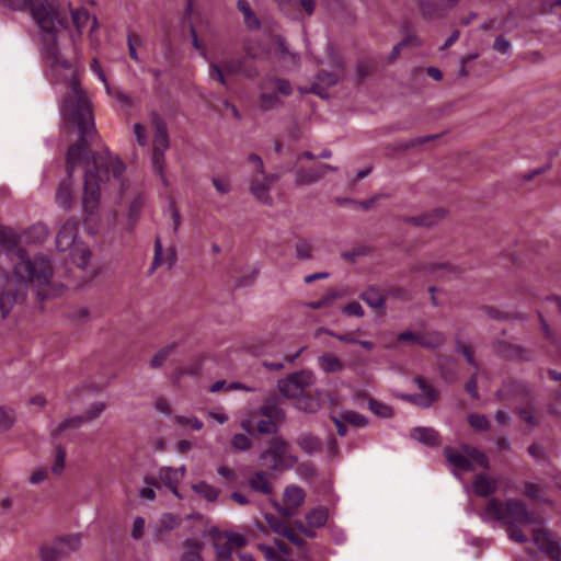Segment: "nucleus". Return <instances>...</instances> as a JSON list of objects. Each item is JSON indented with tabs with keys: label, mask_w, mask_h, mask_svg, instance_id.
Returning <instances> with one entry per match:
<instances>
[{
	"label": "nucleus",
	"mask_w": 561,
	"mask_h": 561,
	"mask_svg": "<svg viewBox=\"0 0 561 561\" xmlns=\"http://www.w3.org/2000/svg\"><path fill=\"white\" fill-rule=\"evenodd\" d=\"M102 172V175H96L90 167L85 168L82 198L85 220L93 218L99 213L101 203L100 185L107 180V170L104 169Z\"/></svg>",
	"instance_id": "nucleus-5"
},
{
	"label": "nucleus",
	"mask_w": 561,
	"mask_h": 561,
	"mask_svg": "<svg viewBox=\"0 0 561 561\" xmlns=\"http://www.w3.org/2000/svg\"><path fill=\"white\" fill-rule=\"evenodd\" d=\"M176 348V343H172L161 348L150 360V366L154 369L160 368L164 360L170 356Z\"/></svg>",
	"instance_id": "nucleus-53"
},
{
	"label": "nucleus",
	"mask_w": 561,
	"mask_h": 561,
	"mask_svg": "<svg viewBox=\"0 0 561 561\" xmlns=\"http://www.w3.org/2000/svg\"><path fill=\"white\" fill-rule=\"evenodd\" d=\"M279 424L271 419L260 420L256 424V431L261 435H271L278 432Z\"/></svg>",
	"instance_id": "nucleus-62"
},
{
	"label": "nucleus",
	"mask_w": 561,
	"mask_h": 561,
	"mask_svg": "<svg viewBox=\"0 0 561 561\" xmlns=\"http://www.w3.org/2000/svg\"><path fill=\"white\" fill-rule=\"evenodd\" d=\"M444 455L450 465L453 471L456 473L457 471H473L474 466L471 463L470 459L466 456V454L458 453L450 447H446L444 449Z\"/></svg>",
	"instance_id": "nucleus-23"
},
{
	"label": "nucleus",
	"mask_w": 561,
	"mask_h": 561,
	"mask_svg": "<svg viewBox=\"0 0 561 561\" xmlns=\"http://www.w3.org/2000/svg\"><path fill=\"white\" fill-rule=\"evenodd\" d=\"M275 84L277 92L284 96H289L293 93V87L289 80L277 77H266L265 80L259 84L260 90L266 88V83Z\"/></svg>",
	"instance_id": "nucleus-38"
},
{
	"label": "nucleus",
	"mask_w": 561,
	"mask_h": 561,
	"mask_svg": "<svg viewBox=\"0 0 561 561\" xmlns=\"http://www.w3.org/2000/svg\"><path fill=\"white\" fill-rule=\"evenodd\" d=\"M289 377L300 388L302 392L306 388L310 387L314 382L313 374L307 370L294 373L289 375Z\"/></svg>",
	"instance_id": "nucleus-52"
},
{
	"label": "nucleus",
	"mask_w": 561,
	"mask_h": 561,
	"mask_svg": "<svg viewBox=\"0 0 561 561\" xmlns=\"http://www.w3.org/2000/svg\"><path fill=\"white\" fill-rule=\"evenodd\" d=\"M277 389L282 396L285 398H291L297 399L300 394L304 392L300 390V388L291 380V378L288 376L285 379H280L277 382Z\"/></svg>",
	"instance_id": "nucleus-39"
},
{
	"label": "nucleus",
	"mask_w": 561,
	"mask_h": 561,
	"mask_svg": "<svg viewBox=\"0 0 561 561\" xmlns=\"http://www.w3.org/2000/svg\"><path fill=\"white\" fill-rule=\"evenodd\" d=\"M169 146L170 141L165 124L161 121H157L152 150L167 151Z\"/></svg>",
	"instance_id": "nucleus-35"
},
{
	"label": "nucleus",
	"mask_w": 561,
	"mask_h": 561,
	"mask_svg": "<svg viewBox=\"0 0 561 561\" xmlns=\"http://www.w3.org/2000/svg\"><path fill=\"white\" fill-rule=\"evenodd\" d=\"M76 100L62 99L59 102L61 117L77 126L79 138L72 144L66 153L67 179L62 180L56 192V202L65 210H69L73 204L72 176L79 165H83L88 154V147L98 137L94 123L92 103L90 98L76 94Z\"/></svg>",
	"instance_id": "nucleus-2"
},
{
	"label": "nucleus",
	"mask_w": 561,
	"mask_h": 561,
	"mask_svg": "<svg viewBox=\"0 0 561 561\" xmlns=\"http://www.w3.org/2000/svg\"><path fill=\"white\" fill-rule=\"evenodd\" d=\"M66 450L61 445L56 446V454L54 463L51 466V472L60 474L65 468Z\"/></svg>",
	"instance_id": "nucleus-63"
},
{
	"label": "nucleus",
	"mask_w": 561,
	"mask_h": 561,
	"mask_svg": "<svg viewBox=\"0 0 561 561\" xmlns=\"http://www.w3.org/2000/svg\"><path fill=\"white\" fill-rule=\"evenodd\" d=\"M18 285L9 275H0V313L2 319H7L18 305L25 301L26 293Z\"/></svg>",
	"instance_id": "nucleus-6"
},
{
	"label": "nucleus",
	"mask_w": 561,
	"mask_h": 561,
	"mask_svg": "<svg viewBox=\"0 0 561 561\" xmlns=\"http://www.w3.org/2000/svg\"><path fill=\"white\" fill-rule=\"evenodd\" d=\"M296 259L300 261L311 260L313 257V245L312 243L304 238H300L295 243Z\"/></svg>",
	"instance_id": "nucleus-47"
},
{
	"label": "nucleus",
	"mask_w": 561,
	"mask_h": 561,
	"mask_svg": "<svg viewBox=\"0 0 561 561\" xmlns=\"http://www.w3.org/2000/svg\"><path fill=\"white\" fill-rule=\"evenodd\" d=\"M222 67L228 75H242L248 79H254L260 73L255 65H248L245 57L227 58L222 60Z\"/></svg>",
	"instance_id": "nucleus-19"
},
{
	"label": "nucleus",
	"mask_w": 561,
	"mask_h": 561,
	"mask_svg": "<svg viewBox=\"0 0 561 561\" xmlns=\"http://www.w3.org/2000/svg\"><path fill=\"white\" fill-rule=\"evenodd\" d=\"M340 297L339 293L335 291V290H329L324 296H322L319 300L317 301H311L308 304V307L311 308V309H321V308H324V307H329L333 304V301L335 299H337Z\"/></svg>",
	"instance_id": "nucleus-60"
},
{
	"label": "nucleus",
	"mask_w": 561,
	"mask_h": 561,
	"mask_svg": "<svg viewBox=\"0 0 561 561\" xmlns=\"http://www.w3.org/2000/svg\"><path fill=\"white\" fill-rule=\"evenodd\" d=\"M72 23L78 32L81 35L84 27L90 23L91 16L87 9H76L71 11Z\"/></svg>",
	"instance_id": "nucleus-44"
},
{
	"label": "nucleus",
	"mask_w": 561,
	"mask_h": 561,
	"mask_svg": "<svg viewBox=\"0 0 561 561\" xmlns=\"http://www.w3.org/2000/svg\"><path fill=\"white\" fill-rule=\"evenodd\" d=\"M341 419L355 427H365L369 423L368 417L364 414L351 410L342 412Z\"/></svg>",
	"instance_id": "nucleus-49"
},
{
	"label": "nucleus",
	"mask_w": 561,
	"mask_h": 561,
	"mask_svg": "<svg viewBox=\"0 0 561 561\" xmlns=\"http://www.w3.org/2000/svg\"><path fill=\"white\" fill-rule=\"evenodd\" d=\"M204 543L197 539L188 538L184 541V551L182 553V561H204L202 550Z\"/></svg>",
	"instance_id": "nucleus-28"
},
{
	"label": "nucleus",
	"mask_w": 561,
	"mask_h": 561,
	"mask_svg": "<svg viewBox=\"0 0 561 561\" xmlns=\"http://www.w3.org/2000/svg\"><path fill=\"white\" fill-rule=\"evenodd\" d=\"M298 446L308 455H313L322 450V442L312 434H302L297 438Z\"/></svg>",
	"instance_id": "nucleus-33"
},
{
	"label": "nucleus",
	"mask_w": 561,
	"mask_h": 561,
	"mask_svg": "<svg viewBox=\"0 0 561 561\" xmlns=\"http://www.w3.org/2000/svg\"><path fill=\"white\" fill-rule=\"evenodd\" d=\"M264 518L271 529L282 537H285V534L291 528L288 522L280 519L279 517L272 514H265Z\"/></svg>",
	"instance_id": "nucleus-45"
},
{
	"label": "nucleus",
	"mask_w": 561,
	"mask_h": 561,
	"mask_svg": "<svg viewBox=\"0 0 561 561\" xmlns=\"http://www.w3.org/2000/svg\"><path fill=\"white\" fill-rule=\"evenodd\" d=\"M359 298L373 309H385V297L377 286H369L359 295Z\"/></svg>",
	"instance_id": "nucleus-32"
},
{
	"label": "nucleus",
	"mask_w": 561,
	"mask_h": 561,
	"mask_svg": "<svg viewBox=\"0 0 561 561\" xmlns=\"http://www.w3.org/2000/svg\"><path fill=\"white\" fill-rule=\"evenodd\" d=\"M15 411L12 408L0 405V432L10 431L15 424Z\"/></svg>",
	"instance_id": "nucleus-46"
},
{
	"label": "nucleus",
	"mask_w": 561,
	"mask_h": 561,
	"mask_svg": "<svg viewBox=\"0 0 561 561\" xmlns=\"http://www.w3.org/2000/svg\"><path fill=\"white\" fill-rule=\"evenodd\" d=\"M505 515L511 517L510 522L530 525L537 523L535 515L528 511L525 503L516 499H508L505 502Z\"/></svg>",
	"instance_id": "nucleus-14"
},
{
	"label": "nucleus",
	"mask_w": 561,
	"mask_h": 561,
	"mask_svg": "<svg viewBox=\"0 0 561 561\" xmlns=\"http://www.w3.org/2000/svg\"><path fill=\"white\" fill-rule=\"evenodd\" d=\"M410 437L427 447H436L440 444L439 433L433 427H414L410 432Z\"/></svg>",
	"instance_id": "nucleus-21"
},
{
	"label": "nucleus",
	"mask_w": 561,
	"mask_h": 561,
	"mask_svg": "<svg viewBox=\"0 0 561 561\" xmlns=\"http://www.w3.org/2000/svg\"><path fill=\"white\" fill-rule=\"evenodd\" d=\"M492 350L497 357L506 360L530 362L534 358L529 348L503 340L493 341Z\"/></svg>",
	"instance_id": "nucleus-8"
},
{
	"label": "nucleus",
	"mask_w": 561,
	"mask_h": 561,
	"mask_svg": "<svg viewBox=\"0 0 561 561\" xmlns=\"http://www.w3.org/2000/svg\"><path fill=\"white\" fill-rule=\"evenodd\" d=\"M506 530L511 540L518 543H525L527 537L523 534L522 529L514 522H506Z\"/></svg>",
	"instance_id": "nucleus-64"
},
{
	"label": "nucleus",
	"mask_w": 561,
	"mask_h": 561,
	"mask_svg": "<svg viewBox=\"0 0 561 561\" xmlns=\"http://www.w3.org/2000/svg\"><path fill=\"white\" fill-rule=\"evenodd\" d=\"M145 204V198L141 194L135 196L129 206L128 220L130 225H135L140 214V210Z\"/></svg>",
	"instance_id": "nucleus-59"
},
{
	"label": "nucleus",
	"mask_w": 561,
	"mask_h": 561,
	"mask_svg": "<svg viewBox=\"0 0 561 561\" xmlns=\"http://www.w3.org/2000/svg\"><path fill=\"white\" fill-rule=\"evenodd\" d=\"M193 489L208 502H215L219 495V491L206 482H199Z\"/></svg>",
	"instance_id": "nucleus-56"
},
{
	"label": "nucleus",
	"mask_w": 561,
	"mask_h": 561,
	"mask_svg": "<svg viewBox=\"0 0 561 561\" xmlns=\"http://www.w3.org/2000/svg\"><path fill=\"white\" fill-rule=\"evenodd\" d=\"M32 18L41 28L43 45L41 55L47 78L54 82H65L69 92L64 99L76 100V94L89 98L81 87L75 66L64 58L57 43V32L67 27V16L59 11L58 0H30L28 8Z\"/></svg>",
	"instance_id": "nucleus-1"
},
{
	"label": "nucleus",
	"mask_w": 561,
	"mask_h": 561,
	"mask_svg": "<svg viewBox=\"0 0 561 561\" xmlns=\"http://www.w3.org/2000/svg\"><path fill=\"white\" fill-rule=\"evenodd\" d=\"M318 362L324 373H339L344 368L342 360L331 353L321 355Z\"/></svg>",
	"instance_id": "nucleus-36"
},
{
	"label": "nucleus",
	"mask_w": 561,
	"mask_h": 561,
	"mask_svg": "<svg viewBox=\"0 0 561 561\" xmlns=\"http://www.w3.org/2000/svg\"><path fill=\"white\" fill-rule=\"evenodd\" d=\"M79 222L75 218L68 219L56 236V247L59 251L71 250L76 243Z\"/></svg>",
	"instance_id": "nucleus-16"
},
{
	"label": "nucleus",
	"mask_w": 561,
	"mask_h": 561,
	"mask_svg": "<svg viewBox=\"0 0 561 561\" xmlns=\"http://www.w3.org/2000/svg\"><path fill=\"white\" fill-rule=\"evenodd\" d=\"M65 549L59 547L57 541L51 547H43L41 550L42 561H58L64 558Z\"/></svg>",
	"instance_id": "nucleus-51"
},
{
	"label": "nucleus",
	"mask_w": 561,
	"mask_h": 561,
	"mask_svg": "<svg viewBox=\"0 0 561 561\" xmlns=\"http://www.w3.org/2000/svg\"><path fill=\"white\" fill-rule=\"evenodd\" d=\"M306 493L302 488L298 485H289L284 491V505L277 502L273 503L275 510L283 516H294L299 507L305 503Z\"/></svg>",
	"instance_id": "nucleus-9"
},
{
	"label": "nucleus",
	"mask_w": 561,
	"mask_h": 561,
	"mask_svg": "<svg viewBox=\"0 0 561 561\" xmlns=\"http://www.w3.org/2000/svg\"><path fill=\"white\" fill-rule=\"evenodd\" d=\"M253 415L271 419L278 424L282 423L286 416L280 407L279 398L276 394L265 398L259 409L254 411Z\"/></svg>",
	"instance_id": "nucleus-18"
},
{
	"label": "nucleus",
	"mask_w": 561,
	"mask_h": 561,
	"mask_svg": "<svg viewBox=\"0 0 561 561\" xmlns=\"http://www.w3.org/2000/svg\"><path fill=\"white\" fill-rule=\"evenodd\" d=\"M83 165H85V168L90 167L96 175H102V170L106 169L107 176L112 173L113 176L117 179L121 178L125 171V164L119 158L113 157L108 150L95 152L88 149Z\"/></svg>",
	"instance_id": "nucleus-7"
},
{
	"label": "nucleus",
	"mask_w": 561,
	"mask_h": 561,
	"mask_svg": "<svg viewBox=\"0 0 561 561\" xmlns=\"http://www.w3.org/2000/svg\"><path fill=\"white\" fill-rule=\"evenodd\" d=\"M446 342V335L437 330L420 332L419 345L427 350H436L444 345Z\"/></svg>",
	"instance_id": "nucleus-25"
},
{
	"label": "nucleus",
	"mask_w": 561,
	"mask_h": 561,
	"mask_svg": "<svg viewBox=\"0 0 561 561\" xmlns=\"http://www.w3.org/2000/svg\"><path fill=\"white\" fill-rule=\"evenodd\" d=\"M533 541L541 552L547 553L552 561H561V547L553 539L551 531L545 528L533 530Z\"/></svg>",
	"instance_id": "nucleus-12"
},
{
	"label": "nucleus",
	"mask_w": 561,
	"mask_h": 561,
	"mask_svg": "<svg viewBox=\"0 0 561 561\" xmlns=\"http://www.w3.org/2000/svg\"><path fill=\"white\" fill-rule=\"evenodd\" d=\"M11 262L12 279L19 285H32L36 288H43L50 283L54 268L47 256L38 254L31 257L25 249H16L13 252Z\"/></svg>",
	"instance_id": "nucleus-3"
},
{
	"label": "nucleus",
	"mask_w": 561,
	"mask_h": 561,
	"mask_svg": "<svg viewBox=\"0 0 561 561\" xmlns=\"http://www.w3.org/2000/svg\"><path fill=\"white\" fill-rule=\"evenodd\" d=\"M238 9L240 12H242L244 18V23L251 30H259L261 27L260 20L255 16V14L252 12L250 7L247 2L239 0L238 1Z\"/></svg>",
	"instance_id": "nucleus-48"
},
{
	"label": "nucleus",
	"mask_w": 561,
	"mask_h": 561,
	"mask_svg": "<svg viewBox=\"0 0 561 561\" xmlns=\"http://www.w3.org/2000/svg\"><path fill=\"white\" fill-rule=\"evenodd\" d=\"M259 105L262 111H272L283 106V101L276 92H262L259 96Z\"/></svg>",
	"instance_id": "nucleus-41"
},
{
	"label": "nucleus",
	"mask_w": 561,
	"mask_h": 561,
	"mask_svg": "<svg viewBox=\"0 0 561 561\" xmlns=\"http://www.w3.org/2000/svg\"><path fill=\"white\" fill-rule=\"evenodd\" d=\"M328 171L335 172L337 171V168L327 163H322L311 169H299L296 171L295 174V184L296 186L310 185L324 178Z\"/></svg>",
	"instance_id": "nucleus-15"
},
{
	"label": "nucleus",
	"mask_w": 561,
	"mask_h": 561,
	"mask_svg": "<svg viewBox=\"0 0 561 561\" xmlns=\"http://www.w3.org/2000/svg\"><path fill=\"white\" fill-rule=\"evenodd\" d=\"M306 524L310 527L322 528L329 519V511L324 506L311 508L306 513Z\"/></svg>",
	"instance_id": "nucleus-31"
},
{
	"label": "nucleus",
	"mask_w": 561,
	"mask_h": 561,
	"mask_svg": "<svg viewBox=\"0 0 561 561\" xmlns=\"http://www.w3.org/2000/svg\"><path fill=\"white\" fill-rule=\"evenodd\" d=\"M414 382L417 385L422 392L416 394H404L402 398L423 409L432 407V404L439 398L438 390L428 385L422 377H415Z\"/></svg>",
	"instance_id": "nucleus-11"
},
{
	"label": "nucleus",
	"mask_w": 561,
	"mask_h": 561,
	"mask_svg": "<svg viewBox=\"0 0 561 561\" xmlns=\"http://www.w3.org/2000/svg\"><path fill=\"white\" fill-rule=\"evenodd\" d=\"M249 486L252 491L265 495H270L273 492V486L270 483L265 471H255L249 479Z\"/></svg>",
	"instance_id": "nucleus-29"
},
{
	"label": "nucleus",
	"mask_w": 561,
	"mask_h": 561,
	"mask_svg": "<svg viewBox=\"0 0 561 561\" xmlns=\"http://www.w3.org/2000/svg\"><path fill=\"white\" fill-rule=\"evenodd\" d=\"M159 478L175 496L181 497L178 491V484L180 482V473L178 469L172 467H162L159 470Z\"/></svg>",
	"instance_id": "nucleus-30"
},
{
	"label": "nucleus",
	"mask_w": 561,
	"mask_h": 561,
	"mask_svg": "<svg viewBox=\"0 0 561 561\" xmlns=\"http://www.w3.org/2000/svg\"><path fill=\"white\" fill-rule=\"evenodd\" d=\"M164 153H165V151L152 150V164H153L154 171L160 175L163 185L168 186V180L164 174V167H165Z\"/></svg>",
	"instance_id": "nucleus-50"
},
{
	"label": "nucleus",
	"mask_w": 561,
	"mask_h": 561,
	"mask_svg": "<svg viewBox=\"0 0 561 561\" xmlns=\"http://www.w3.org/2000/svg\"><path fill=\"white\" fill-rule=\"evenodd\" d=\"M57 543L59 545V547H62L65 549V554L68 556L69 553L79 549L81 538L80 535H71L58 539Z\"/></svg>",
	"instance_id": "nucleus-54"
},
{
	"label": "nucleus",
	"mask_w": 561,
	"mask_h": 561,
	"mask_svg": "<svg viewBox=\"0 0 561 561\" xmlns=\"http://www.w3.org/2000/svg\"><path fill=\"white\" fill-rule=\"evenodd\" d=\"M72 260L80 268H85L89 264L91 252L87 248H76L72 252Z\"/></svg>",
	"instance_id": "nucleus-58"
},
{
	"label": "nucleus",
	"mask_w": 561,
	"mask_h": 561,
	"mask_svg": "<svg viewBox=\"0 0 561 561\" xmlns=\"http://www.w3.org/2000/svg\"><path fill=\"white\" fill-rule=\"evenodd\" d=\"M106 92L108 95L114 98L117 102L126 107H130L133 105V99L128 93H126L121 88H112L110 83L105 85Z\"/></svg>",
	"instance_id": "nucleus-55"
},
{
	"label": "nucleus",
	"mask_w": 561,
	"mask_h": 561,
	"mask_svg": "<svg viewBox=\"0 0 561 561\" xmlns=\"http://www.w3.org/2000/svg\"><path fill=\"white\" fill-rule=\"evenodd\" d=\"M460 0H417L421 14L426 21L444 19Z\"/></svg>",
	"instance_id": "nucleus-10"
},
{
	"label": "nucleus",
	"mask_w": 561,
	"mask_h": 561,
	"mask_svg": "<svg viewBox=\"0 0 561 561\" xmlns=\"http://www.w3.org/2000/svg\"><path fill=\"white\" fill-rule=\"evenodd\" d=\"M83 423V415L67 417L58 426L50 430V436L53 438H59L65 431L69 428H79Z\"/></svg>",
	"instance_id": "nucleus-37"
},
{
	"label": "nucleus",
	"mask_w": 561,
	"mask_h": 561,
	"mask_svg": "<svg viewBox=\"0 0 561 561\" xmlns=\"http://www.w3.org/2000/svg\"><path fill=\"white\" fill-rule=\"evenodd\" d=\"M341 78L342 76L337 73L321 70L316 75L314 81L312 82L308 92L313 93L320 96L321 99H328V90L334 87L340 81Z\"/></svg>",
	"instance_id": "nucleus-17"
},
{
	"label": "nucleus",
	"mask_w": 561,
	"mask_h": 561,
	"mask_svg": "<svg viewBox=\"0 0 561 561\" xmlns=\"http://www.w3.org/2000/svg\"><path fill=\"white\" fill-rule=\"evenodd\" d=\"M497 490V482L486 474H477L472 482V491L477 496L489 497Z\"/></svg>",
	"instance_id": "nucleus-24"
},
{
	"label": "nucleus",
	"mask_w": 561,
	"mask_h": 561,
	"mask_svg": "<svg viewBox=\"0 0 561 561\" xmlns=\"http://www.w3.org/2000/svg\"><path fill=\"white\" fill-rule=\"evenodd\" d=\"M446 209L435 208L420 216L403 217L402 221L417 227L431 228L442 221L446 217Z\"/></svg>",
	"instance_id": "nucleus-20"
},
{
	"label": "nucleus",
	"mask_w": 561,
	"mask_h": 561,
	"mask_svg": "<svg viewBox=\"0 0 561 561\" xmlns=\"http://www.w3.org/2000/svg\"><path fill=\"white\" fill-rule=\"evenodd\" d=\"M481 310L491 319L504 321V320H523L525 319L522 314H514L511 312L501 311L492 306H482Z\"/></svg>",
	"instance_id": "nucleus-43"
},
{
	"label": "nucleus",
	"mask_w": 561,
	"mask_h": 561,
	"mask_svg": "<svg viewBox=\"0 0 561 561\" xmlns=\"http://www.w3.org/2000/svg\"><path fill=\"white\" fill-rule=\"evenodd\" d=\"M527 394V386L522 381L508 380L495 392V397L500 401L511 400L516 397Z\"/></svg>",
	"instance_id": "nucleus-22"
},
{
	"label": "nucleus",
	"mask_w": 561,
	"mask_h": 561,
	"mask_svg": "<svg viewBox=\"0 0 561 561\" xmlns=\"http://www.w3.org/2000/svg\"><path fill=\"white\" fill-rule=\"evenodd\" d=\"M260 460L267 469L276 471L291 468L297 457L288 451V443L283 437H274L267 442V447L261 453Z\"/></svg>",
	"instance_id": "nucleus-4"
},
{
	"label": "nucleus",
	"mask_w": 561,
	"mask_h": 561,
	"mask_svg": "<svg viewBox=\"0 0 561 561\" xmlns=\"http://www.w3.org/2000/svg\"><path fill=\"white\" fill-rule=\"evenodd\" d=\"M0 243L11 251L12 256L16 249H21L18 234L9 228L0 227Z\"/></svg>",
	"instance_id": "nucleus-42"
},
{
	"label": "nucleus",
	"mask_w": 561,
	"mask_h": 561,
	"mask_svg": "<svg viewBox=\"0 0 561 561\" xmlns=\"http://www.w3.org/2000/svg\"><path fill=\"white\" fill-rule=\"evenodd\" d=\"M261 179H253L250 184V192L257 202L271 206L273 198L270 194L272 185L278 181L276 174H261Z\"/></svg>",
	"instance_id": "nucleus-13"
},
{
	"label": "nucleus",
	"mask_w": 561,
	"mask_h": 561,
	"mask_svg": "<svg viewBox=\"0 0 561 561\" xmlns=\"http://www.w3.org/2000/svg\"><path fill=\"white\" fill-rule=\"evenodd\" d=\"M462 451L470 459L472 465H473V462H476L483 469H486V470L490 469L489 458L480 449L469 446V445H465V446H462Z\"/></svg>",
	"instance_id": "nucleus-40"
},
{
	"label": "nucleus",
	"mask_w": 561,
	"mask_h": 561,
	"mask_svg": "<svg viewBox=\"0 0 561 561\" xmlns=\"http://www.w3.org/2000/svg\"><path fill=\"white\" fill-rule=\"evenodd\" d=\"M468 422L470 426L477 431L485 432L490 428V421L483 414H470L468 416Z\"/></svg>",
	"instance_id": "nucleus-61"
},
{
	"label": "nucleus",
	"mask_w": 561,
	"mask_h": 561,
	"mask_svg": "<svg viewBox=\"0 0 561 561\" xmlns=\"http://www.w3.org/2000/svg\"><path fill=\"white\" fill-rule=\"evenodd\" d=\"M363 397L367 399L368 409L378 417L381 419H390L393 416L394 411L393 408L389 404H386L381 401H378L368 394L364 393Z\"/></svg>",
	"instance_id": "nucleus-34"
},
{
	"label": "nucleus",
	"mask_w": 561,
	"mask_h": 561,
	"mask_svg": "<svg viewBox=\"0 0 561 561\" xmlns=\"http://www.w3.org/2000/svg\"><path fill=\"white\" fill-rule=\"evenodd\" d=\"M480 516L484 522H504L505 511L497 499H491L484 510L480 513Z\"/></svg>",
	"instance_id": "nucleus-26"
},
{
	"label": "nucleus",
	"mask_w": 561,
	"mask_h": 561,
	"mask_svg": "<svg viewBox=\"0 0 561 561\" xmlns=\"http://www.w3.org/2000/svg\"><path fill=\"white\" fill-rule=\"evenodd\" d=\"M231 446L236 450L248 451L252 448L253 442L248 435L238 433L232 436Z\"/></svg>",
	"instance_id": "nucleus-57"
},
{
	"label": "nucleus",
	"mask_w": 561,
	"mask_h": 561,
	"mask_svg": "<svg viewBox=\"0 0 561 561\" xmlns=\"http://www.w3.org/2000/svg\"><path fill=\"white\" fill-rule=\"evenodd\" d=\"M295 408L305 413H316L321 408V400L311 393L300 394L294 403Z\"/></svg>",
	"instance_id": "nucleus-27"
}]
</instances>
